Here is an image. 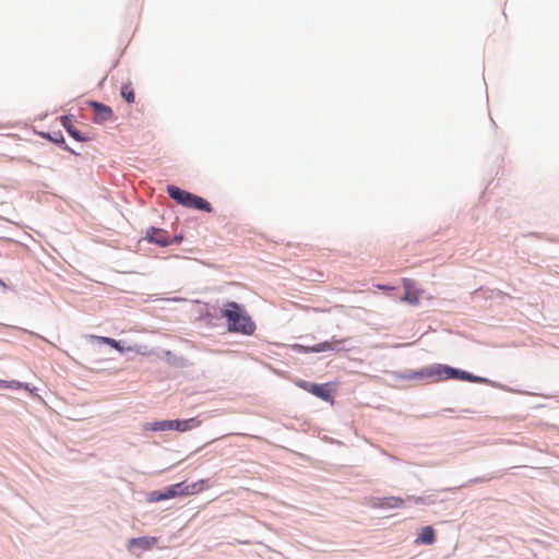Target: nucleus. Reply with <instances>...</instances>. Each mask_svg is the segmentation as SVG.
I'll use <instances>...</instances> for the list:
<instances>
[{
  "label": "nucleus",
  "mask_w": 559,
  "mask_h": 559,
  "mask_svg": "<svg viewBox=\"0 0 559 559\" xmlns=\"http://www.w3.org/2000/svg\"><path fill=\"white\" fill-rule=\"evenodd\" d=\"M221 316L226 319L227 331L230 333L252 335L255 332L257 326L252 318L235 301L227 302Z\"/></svg>",
  "instance_id": "obj_1"
},
{
  "label": "nucleus",
  "mask_w": 559,
  "mask_h": 559,
  "mask_svg": "<svg viewBox=\"0 0 559 559\" xmlns=\"http://www.w3.org/2000/svg\"><path fill=\"white\" fill-rule=\"evenodd\" d=\"M167 192L171 199L186 207L212 212L211 204L201 197L192 194L186 190H181L180 188L171 185L167 187Z\"/></svg>",
  "instance_id": "obj_2"
},
{
  "label": "nucleus",
  "mask_w": 559,
  "mask_h": 559,
  "mask_svg": "<svg viewBox=\"0 0 559 559\" xmlns=\"http://www.w3.org/2000/svg\"><path fill=\"white\" fill-rule=\"evenodd\" d=\"M418 377L439 376L440 379L457 378L462 380H472V376L465 371L456 370L448 366H441L437 370H423L417 372Z\"/></svg>",
  "instance_id": "obj_3"
},
{
  "label": "nucleus",
  "mask_w": 559,
  "mask_h": 559,
  "mask_svg": "<svg viewBox=\"0 0 559 559\" xmlns=\"http://www.w3.org/2000/svg\"><path fill=\"white\" fill-rule=\"evenodd\" d=\"M344 342V340H336L333 337L331 341H325L317 344L316 346H304L301 344L293 345V349L297 353H320L334 350Z\"/></svg>",
  "instance_id": "obj_4"
},
{
  "label": "nucleus",
  "mask_w": 559,
  "mask_h": 559,
  "mask_svg": "<svg viewBox=\"0 0 559 559\" xmlns=\"http://www.w3.org/2000/svg\"><path fill=\"white\" fill-rule=\"evenodd\" d=\"M88 106L94 111L93 121L95 123H104L106 121L111 120L114 117L112 109L103 103L91 100V102H88Z\"/></svg>",
  "instance_id": "obj_5"
},
{
  "label": "nucleus",
  "mask_w": 559,
  "mask_h": 559,
  "mask_svg": "<svg viewBox=\"0 0 559 559\" xmlns=\"http://www.w3.org/2000/svg\"><path fill=\"white\" fill-rule=\"evenodd\" d=\"M402 283L404 287V296L402 297V301L417 306L423 293L421 289L416 287L413 280L404 278Z\"/></svg>",
  "instance_id": "obj_6"
},
{
  "label": "nucleus",
  "mask_w": 559,
  "mask_h": 559,
  "mask_svg": "<svg viewBox=\"0 0 559 559\" xmlns=\"http://www.w3.org/2000/svg\"><path fill=\"white\" fill-rule=\"evenodd\" d=\"M146 239L150 242L156 243L162 247H166L173 243L169 234L166 230L156 227H151L147 229Z\"/></svg>",
  "instance_id": "obj_7"
},
{
  "label": "nucleus",
  "mask_w": 559,
  "mask_h": 559,
  "mask_svg": "<svg viewBox=\"0 0 559 559\" xmlns=\"http://www.w3.org/2000/svg\"><path fill=\"white\" fill-rule=\"evenodd\" d=\"M158 542V537H138L131 538L128 542V549L135 552V549L140 551L151 550Z\"/></svg>",
  "instance_id": "obj_8"
},
{
  "label": "nucleus",
  "mask_w": 559,
  "mask_h": 559,
  "mask_svg": "<svg viewBox=\"0 0 559 559\" xmlns=\"http://www.w3.org/2000/svg\"><path fill=\"white\" fill-rule=\"evenodd\" d=\"M201 425V420L193 417L189 419H173V429L185 432L194 428H198Z\"/></svg>",
  "instance_id": "obj_9"
},
{
  "label": "nucleus",
  "mask_w": 559,
  "mask_h": 559,
  "mask_svg": "<svg viewBox=\"0 0 559 559\" xmlns=\"http://www.w3.org/2000/svg\"><path fill=\"white\" fill-rule=\"evenodd\" d=\"M91 338L97 341L98 343L107 344L120 353H123L124 350H131V352H136L139 354H144L143 352H141L140 349L134 348V347L123 348L120 345V343L118 341H116L115 338H110V337H106V336H97V335H91Z\"/></svg>",
  "instance_id": "obj_10"
},
{
  "label": "nucleus",
  "mask_w": 559,
  "mask_h": 559,
  "mask_svg": "<svg viewBox=\"0 0 559 559\" xmlns=\"http://www.w3.org/2000/svg\"><path fill=\"white\" fill-rule=\"evenodd\" d=\"M436 540V532L431 526H424L420 528L416 544L432 545Z\"/></svg>",
  "instance_id": "obj_11"
},
{
  "label": "nucleus",
  "mask_w": 559,
  "mask_h": 559,
  "mask_svg": "<svg viewBox=\"0 0 559 559\" xmlns=\"http://www.w3.org/2000/svg\"><path fill=\"white\" fill-rule=\"evenodd\" d=\"M61 123L67 132L76 141L85 142L87 141V136L81 134V132L73 126L71 119L68 116L61 117Z\"/></svg>",
  "instance_id": "obj_12"
},
{
  "label": "nucleus",
  "mask_w": 559,
  "mask_h": 559,
  "mask_svg": "<svg viewBox=\"0 0 559 559\" xmlns=\"http://www.w3.org/2000/svg\"><path fill=\"white\" fill-rule=\"evenodd\" d=\"M144 431H166L173 429V420H158L154 423H147L143 426Z\"/></svg>",
  "instance_id": "obj_13"
},
{
  "label": "nucleus",
  "mask_w": 559,
  "mask_h": 559,
  "mask_svg": "<svg viewBox=\"0 0 559 559\" xmlns=\"http://www.w3.org/2000/svg\"><path fill=\"white\" fill-rule=\"evenodd\" d=\"M402 502L403 501L396 497H385V498L379 499V501L377 503H374V506L378 508L392 509V508L400 507L402 504Z\"/></svg>",
  "instance_id": "obj_14"
},
{
  "label": "nucleus",
  "mask_w": 559,
  "mask_h": 559,
  "mask_svg": "<svg viewBox=\"0 0 559 559\" xmlns=\"http://www.w3.org/2000/svg\"><path fill=\"white\" fill-rule=\"evenodd\" d=\"M121 97L128 103L133 104L135 102V93L131 83H124L120 90Z\"/></svg>",
  "instance_id": "obj_15"
},
{
  "label": "nucleus",
  "mask_w": 559,
  "mask_h": 559,
  "mask_svg": "<svg viewBox=\"0 0 559 559\" xmlns=\"http://www.w3.org/2000/svg\"><path fill=\"white\" fill-rule=\"evenodd\" d=\"M310 392L312 394H314L316 396H318L322 400H325V401L331 399L330 390L325 385L312 384Z\"/></svg>",
  "instance_id": "obj_16"
},
{
  "label": "nucleus",
  "mask_w": 559,
  "mask_h": 559,
  "mask_svg": "<svg viewBox=\"0 0 559 559\" xmlns=\"http://www.w3.org/2000/svg\"><path fill=\"white\" fill-rule=\"evenodd\" d=\"M178 491H173V490H169V491H165L163 493H159V495H151L147 500L150 502H155V501H160V500H166V499H170V498H174L176 496Z\"/></svg>",
  "instance_id": "obj_17"
},
{
  "label": "nucleus",
  "mask_w": 559,
  "mask_h": 559,
  "mask_svg": "<svg viewBox=\"0 0 559 559\" xmlns=\"http://www.w3.org/2000/svg\"><path fill=\"white\" fill-rule=\"evenodd\" d=\"M23 386V384L19 381H4V380H0V388H8V389H14V390H17V389H21Z\"/></svg>",
  "instance_id": "obj_18"
},
{
  "label": "nucleus",
  "mask_w": 559,
  "mask_h": 559,
  "mask_svg": "<svg viewBox=\"0 0 559 559\" xmlns=\"http://www.w3.org/2000/svg\"><path fill=\"white\" fill-rule=\"evenodd\" d=\"M48 138H49V140L53 141L55 143H63L64 142V139L61 133L56 134V136H53V138L48 135Z\"/></svg>",
  "instance_id": "obj_19"
},
{
  "label": "nucleus",
  "mask_w": 559,
  "mask_h": 559,
  "mask_svg": "<svg viewBox=\"0 0 559 559\" xmlns=\"http://www.w3.org/2000/svg\"><path fill=\"white\" fill-rule=\"evenodd\" d=\"M181 239H182L181 237H175V241H176V242L181 241Z\"/></svg>",
  "instance_id": "obj_20"
},
{
  "label": "nucleus",
  "mask_w": 559,
  "mask_h": 559,
  "mask_svg": "<svg viewBox=\"0 0 559 559\" xmlns=\"http://www.w3.org/2000/svg\"><path fill=\"white\" fill-rule=\"evenodd\" d=\"M179 486H180V484H176L175 486H173L171 489H175L176 487H179Z\"/></svg>",
  "instance_id": "obj_21"
}]
</instances>
